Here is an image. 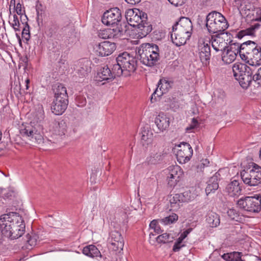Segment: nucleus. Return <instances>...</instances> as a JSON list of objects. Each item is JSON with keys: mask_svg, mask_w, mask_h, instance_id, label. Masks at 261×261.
Returning a JSON list of instances; mask_svg holds the SVG:
<instances>
[{"mask_svg": "<svg viewBox=\"0 0 261 261\" xmlns=\"http://www.w3.org/2000/svg\"><path fill=\"white\" fill-rule=\"evenodd\" d=\"M101 21L106 25L116 27L107 31L110 34L108 38H119L125 34L127 31V23L123 20L120 9L117 7L110 9L105 11L101 17Z\"/></svg>", "mask_w": 261, "mask_h": 261, "instance_id": "obj_1", "label": "nucleus"}, {"mask_svg": "<svg viewBox=\"0 0 261 261\" xmlns=\"http://www.w3.org/2000/svg\"><path fill=\"white\" fill-rule=\"evenodd\" d=\"M125 19L127 28L128 24L137 27L141 31L140 33L144 36L150 33L152 30V25L147 21V14L138 9L128 10L125 13Z\"/></svg>", "mask_w": 261, "mask_h": 261, "instance_id": "obj_2", "label": "nucleus"}, {"mask_svg": "<svg viewBox=\"0 0 261 261\" xmlns=\"http://www.w3.org/2000/svg\"><path fill=\"white\" fill-rule=\"evenodd\" d=\"M159 46L153 43H143L138 48L137 53L140 62L148 67L156 65L160 60Z\"/></svg>", "mask_w": 261, "mask_h": 261, "instance_id": "obj_3", "label": "nucleus"}, {"mask_svg": "<svg viewBox=\"0 0 261 261\" xmlns=\"http://www.w3.org/2000/svg\"><path fill=\"white\" fill-rule=\"evenodd\" d=\"M243 49L241 51V59L246 63L252 66L261 65V47L252 41H247L243 43Z\"/></svg>", "mask_w": 261, "mask_h": 261, "instance_id": "obj_4", "label": "nucleus"}, {"mask_svg": "<svg viewBox=\"0 0 261 261\" xmlns=\"http://www.w3.org/2000/svg\"><path fill=\"white\" fill-rule=\"evenodd\" d=\"M205 27L210 34H216L218 37L223 34L229 24L225 17L220 13L213 11L206 16Z\"/></svg>", "mask_w": 261, "mask_h": 261, "instance_id": "obj_5", "label": "nucleus"}, {"mask_svg": "<svg viewBox=\"0 0 261 261\" xmlns=\"http://www.w3.org/2000/svg\"><path fill=\"white\" fill-rule=\"evenodd\" d=\"M53 90L54 99L51 103V110L55 115H62L66 110L68 104L66 88L62 84H57L54 85Z\"/></svg>", "mask_w": 261, "mask_h": 261, "instance_id": "obj_6", "label": "nucleus"}, {"mask_svg": "<svg viewBox=\"0 0 261 261\" xmlns=\"http://www.w3.org/2000/svg\"><path fill=\"white\" fill-rule=\"evenodd\" d=\"M233 76L240 86L244 89H247L252 81L257 83L255 79V74L251 68L245 64L237 63L233 65Z\"/></svg>", "mask_w": 261, "mask_h": 261, "instance_id": "obj_7", "label": "nucleus"}, {"mask_svg": "<svg viewBox=\"0 0 261 261\" xmlns=\"http://www.w3.org/2000/svg\"><path fill=\"white\" fill-rule=\"evenodd\" d=\"M242 180L249 186H256L261 183V167L253 164L251 169L241 172Z\"/></svg>", "mask_w": 261, "mask_h": 261, "instance_id": "obj_8", "label": "nucleus"}, {"mask_svg": "<svg viewBox=\"0 0 261 261\" xmlns=\"http://www.w3.org/2000/svg\"><path fill=\"white\" fill-rule=\"evenodd\" d=\"M237 205L245 211L258 213L261 208V196L256 195L241 198L238 201Z\"/></svg>", "mask_w": 261, "mask_h": 261, "instance_id": "obj_9", "label": "nucleus"}, {"mask_svg": "<svg viewBox=\"0 0 261 261\" xmlns=\"http://www.w3.org/2000/svg\"><path fill=\"white\" fill-rule=\"evenodd\" d=\"M119 63L121 64L126 72L124 76H127L134 73L137 67V60L136 58L131 56L127 52H123L117 57Z\"/></svg>", "mask_w": 261, "mask_h": 261, "instance_id": "obj_10", "label": "nucleus"}, {"mask_svg": "<svg viewBox=\"0 0 261 261\" xmlns=\"http://www.w3.org/2000/svg\"><path fill=\"white\" fill-rule=\"evenodd\" d=\"M167 181L170 187L175 186L184 175V172L178 165L169 167L167 170Z\"/></svg>", "mask_w": 261, "mask_h": 261, "instance_id": "obj_11", "label": "nucleus"}, {"mask_svg": "<svg viewBox=\"0 0 261 261\" xmlns=\"http://www.w3.org/2000/svg\"><path fill=\"white\" fill-rule=\"evenodd\" d=\"M116 44L113 42L105 41L95 45L94 47L97 55L101 57L108 56L111 55L116 49Z\"/></svg>", "mask_w": 261, "mask_h": 261, "instance_id": "obj_12", "label": "nucleus"}, {"mask_svg": "<svg viewBox=\"0 0 261 261\" xmlns=\"http://www.w3.org/2000/svg\"><path fill=\"white\" fill-rule=\"evenodd\" d=\"M179 30V33H183L191 37L193 25L191 20L187 17H182L178 22L172 26V32Z\"/></svg>", "mask_w": 261, "mask_h": 261, "instance_id": "obj_13", "label": "nucleus"}, {"mask_svg": "<svg viewBox=\"0 0 261 261\" xmlns=\"http://www.w3.org/2000/svg\"><path fill=\"white\" fill-rule=\"evenodd\" d=\"M111 248L114 251L121 252L124 247V240L121 233L117 231H112L110 235Z\"/></svg>", "mask_w": 261, "mask_h": 261, "instance_id": "obj_14", "label": "nucleus"}, {"mask_svg": "<svg viewBox=\"0 0 261 261\" xmlns=\"http://www.w3.org/2000/svg\"><path fill=\"white\" fill-rule=\"evenodd\" d=\"M199 56L201 62L204 66H207L210 63L211 54L210 42L203 41L198 46Z\"/></svg>", "mask_w": 261, "mask_h": 261, "instance_id": "obj_15", "label": "nucleus"}, {"mask_svg": "<svg viewBox=\"0 0 261 261\" xmlns=\"http://www.w3.org/2000/svg\"><path fill=\"white\" fill-rule=\"evenodd\" d=\"M92 62L87 59L84 58L79 60L76 65V73L80 77H85L91 71Z\"/></svg>", "mask_w": 261, "mask_h": 261, "instance_id": "obj_16", "label": "nucleus"}, {"mask_svg": "<svg viewBox=\"0 0 261 261\" xmlns=\"http://www.w3.org/2000/svg\"><path fill=\"white\" fill-rule=\"evenodd\" d=\"M175 236L169 233H164L155 237V234L151 232L149 235V242L151 245L155 246L157 244L167 243L172 242Z\"/></svg>", "mask_w": 261, "mask_h": 261, "instance_id": "obj_17", "label": "nucleus"}, {"mask_svg": "<svg viewBox=\"0 0 261 261\" xmlns=\"http://www.w3.org/2000/svg\"><path fill=\"white\" fill-rule=\"evenodd\" d=\"M242 253L239 252H233L224 254L222 257L227 261H257V258L255 256L246 255L243 258Z\"/></svg>", "mask_w": 261, "mask_h": 261, "instance_id": "obj_18", "label": "nucleus"}, {"mask_svg": "<svg viewBox=\"0 0 261 261\" xmlns=\"http://www.w3.org/2000/svg\"><path fill=\"white\" fill-rule=\"evenodd\" d=\"M170 88V82L165 79H161L159 81L157 88L151 95V100L153 99L156 100V97H160L164 94L167 93Z\"/></svg>", "mask_w": 261, "mask_h": 261, "instance_id": "obj_19", "label": "nucleus"}, {"mask_svg": "<svg viewBox=\"0 0 261 261\" xmlns=\"http://www.w3.org/2000/svg\"><path fill=\"white\" fill-rule=\"evenodd\" d=\"M14 225H12L11 232L12 235L9 238L11 239H17L21 237L25 232V224L24 222L20 216V220L18 222L13 221Z\"/></svg>", "mask_w": 261, "mask_h": 261, "instance_id": "obj_20", "label": "nucleus"}, {"mask_svg": "<svg viewBox=\"0 0 261 261\" xmlns=\"http://www.w3.org/2000/svg\"><path fill=\"white\" fill-rule=\"evenodd\" d=\"M242 191V185L236 179L231 180L226 187V192L232 197L239 196L241 194Z\"/></svg>", "mask_w": 261, "mask_h": 261, "instance_id": "obj_21", "label": "nucleus"}, {"mask_svg": "<svg viewBox=\"0 0 261 261\" xmlns=\"http://www.w3.org/2000/svg\"><path fill=\"white\" fill-rule=\"evenodd\" d=\"M113 74L111 73V70L108 65H105L100 67L97 73L96 80L100 82L106 81L108 83L111 82L113 80Z\"/></svg>", "mask_w": 261, "mask_h": 261, "instance_id": "obj_22", "label": "nucleus"}, {"mask_svg": "<svg viewBox=\"0 0 261 261\" xmlns=\"http://www.w3.org/2000/svg\"><path fill=\"white\" fill-rule=\"evenodd\" d=\"M192 148H182L176 153L177 161L180 164H185L190 161L193 155Z\"/></svg>", "mask_w": 261, "mask_h": 261, "instance_id": "obj_23", "label": "nucleus"}, {"mask_svg": "<svg viewBox=\"0 0 261 261\" xmlns=\"http://www.w3.org/2000/svg\"><path fill=\"white\" fill-rule=\"evenodd\" d=\"M190 36L183 33H179V30L173 32L171 34V38L172 42L177 46H180L186 43L187 39Z\"/></svg>", "mask_w": 261, "mask_h": 261, "instance_id": "obj_24", "label": "nucleus"}, {"mask_svg": "<svg viewBox=\"0 0 261 261\" xmlns=\"http://www.w3.org/2000/svg\"><path fill=\"white\" fill-rule=\"evenodd\" d=\"M155 123L159 129L163 132L169 126V118L164 113H160L155 119Z\"/></svg>", "mask_w": 261, "mask_h": 261, "instance_id": "obj_25", "label": "nucleus"}, {"mask_svg": "<svg viewBox=\"0 0 261 261\" xmlns=\"http://www.w3.org/2000/svg\"><path fill=\"white\" fill-rule=\"evenodd\" d=\"M140 144L143 146H148L152 142V133L149 132L148 127L141 128Z\"/></svg>", "mask_w": 261, "mask_h": 261, "instance_id": "obj_26", "label": "nucleus"}, {"mask_svg": "<svg viewBox=\"0 0 261 261\" xmlns=\"http://www.w3.org/2000/svg\"><path fill=\"white\" fill-rule=\"evenodd\" d=\"M261 25L259 23L252 25L249 28L241 30L237 34V37L239 39H242L245 36H255V31L258 30Z\"/></svg>", "mask_w": 261, "mask_h": 261, "instance_id": "obj_27", "label": "nucleus"}, {"mask_svg": "<svg viewBox=\"0 0 261 261\" xmlns=\"http://www.w3.org/2000/svg\"><path fill=\"white\" fill-rule=\"evenodd\" d=\"M83 253L90 257H101L99 250L94 245H89L85 247L83 249Z\"/></svg>", "mask_w": 261, "mask_h": 261, "instance_id": "obj_28", "label": "nucleus"}, {"mask_svg": "<svg viewBox=\"0 0 261 261\" xmlns=\"http://www.w3.org/2000/svg\"><path fill=\"white\" fill-rule=\"evenodd\" d=\"M206 221L209 225L212 227H216L219 225L220 223V217L214 212L208 213Z\"/></svg>", "mask_w": 261, "mask_h": 261, "instance_id": "obj_29", "label": "nucleus"}, {"mask_svg": "<svg viewBox=\"0 0 261 261\" xmlns=\"http://www.w3.org/2000/svg\"><path fill=\"white\" fill-rule=\"evenodd\" d=\"M116 64H113L112 69L111 70L112 74H113V79L116 78V77H119L122 74L124 75V72H126V71L122 67L121 64L118 62V58L117 57L116 59Z\"/></svg>", "mask_w": 261, "mask_h": 261, "instance_id": "obj_30", "label": "nucleus"}, {"mask_svg": "<svg viewBox=\"0 0 261 261\" xmlns=\"http://www.w3.org/2000/svg\"><path fill=\"white\" fill-rule=\"evenodd\" d=\"M219 188L218 179L216 176L212 177L208 180L207 186L205 189V192L207 195L214 192Z\"/></svg>", "mask_w": 261, "mask_h": 261, "instance_id": "obj_31", "label": "nucleus"}, {"mask_svg": "<svg viewBox=\"0 0 261 261\" xmlns=\"http://www.w3.org/2000/svg\"><path fill=\"white\" fill-rule=\"evenodd\" d=\"M37 130L33 126L29 124L20 129V133L22 136L33 138Z\"/></svg>", "mask_w": 261, "mask_h": 261, "instance_id": "obj_32", "label": "nucleus"}, {"mask_svg": "<svg viewBox=\"0 0 261 261\" xmlns=\"http://www.w3.org/2000/svg\"><path fill=\"white\" fill-rule=\"evenodd\" d=\"M237 55L231 50H228L225 54L223 53L222 56V61L226 64H229L232 63L236 59Z\"/></svg>", "mask_w": 261, "mask_h": 261, "instance_id": "obj_33", "label": "nucleus"}, {"mask_svg": "<svg viewBox=\"0 0 261 261\" xmlns=\"http://www.w3.org/2000/svg\"><path fill=\"white\" fill-rule=\"evenodd\" d=\"M225 44L220 38L215 39L212 41V46L217 52L225 50L227 46L224 45Z\"/></svg>", "mask_w": 261, "mask_h": 261, "instance_id": "obj_34", "label": "nucleus"}, {"mask_svg": "<svg viewBox=\"0 0 261 261\" xmlns=\"http://www.w3.org/2000/svg\"><path fill=\"white\" fill-rule=\"evenodd\" d=\"M227 48H228L227 50H231L233 53H236V55L239 54L240 57H241V55L242 54L241 51L243 49V48H242L243 43H233L232 41H231L229 42V46L227 47Z\"/></svg>", "mask_w": 261, "mask_h": 261, "instance_id": "obj_35", "label": "nucleus"}, {"mask_svg": "<svg viewBox=\"0 0 261 261\" xmlns=\"http://www.w3.org/2000/svg\"><path fill=\"white\" fill-rule=\"evenodd\" d=\"M181 197V202H189L193 200L197 196V195L191 191H186L182 193H180Z\"/></svg>", "mask_w": 261, "mask_h": 261, "instance_id": "obj_36", "label": "nucleus"}, {"mask_svg": "<svg viewBox=\"0 0 261 261\" xmlns=\"http://www.w3.org/2000/svg\"><path fill=\"white\" fill-rule=\"evenodd\" d=\"M59 29V25L55 22H52L47 28L45 33L47 37L51 38L57 34Z\"/></svg>", "mask_w": 261, "mask_h": 261, "instance_id": "obj_37", "label": "nucleus"}, {"mask_svg": "<svg viewBox=\"0 0 261 261\" xmlns=\"http://www.w3.org/2000/svg\"><path fill=\"white\" fill-rule=\"evenodd\" d=\"M178 220V216L176 214L165 217L163 219H160V222L164 225H170Z\"/></svg>", "mask_w": 261, "mask_h": 261, "instance_id": "obj_38", "label": "nucleus"}, {"mask_svg": "<svg viewBox=\"0 0 261 261\" xmlns=\"http://www.w3.org/2000/svg\"><path fill=\"white\" fill-rule=\"evenodd\" d=\"M181 197L180 194H175L172 196L170 199V202L171 206L173 207L176 208L179 206V204L181 203Z\"/></svg>", "mask_w": 261, "mask_h": 261, "instance_id": "obj_39", "label": "nucleus"}, {"mask_svg": "<svg viewBox=\"0 0 261 261\" xmlns=\"http://www.w3.org/2000/svg\"><path fill=\"white\" fill-rule=\"evenodd\" d=\"M10 25L13 28L15 31H20L21 29V24L19 22L18 17L14 14L13 15V19L11 21H9Z\"/></svg>", "mask_w": 261, "mask_h": 261, "instance_id": "obj_40", "label": "nucleus"}, {"mask_svg": "<svg viewBox=\"0 0 261 261\" xmlns=\"http://www.w3.org/2000/svg\"><path fill=\"white\" fill-rule=\"evenodd\" d=\"M160 220H153L149 224V228L155 233L159 234L161 232L162 230L159 225Z\"/></svg>", "mask_w": 261, "mask_h": 261, "instance_id": "obj_41", "label": "nucleus"}, {"mask_svg": "<svg viewBox=\"0 0 261 261\" xmlns=\"http://www.w3.org/2000/svg\"><path fill=\"white\" fill-rule=\"evenodd\" d=\"M30 27L29 24H27V25L23 26L22 38L27 41H28L30 39Z\"/></svg>", "mask_w": 261, "mask_h": 261, "instance_id": "obj_42", "label": "nucleus"}, {"mask_svg": "<svg viewBox=\"0 0 261 261\" xmlns=\"http://www.w3.org/2000/svg\"><path fill=\"white\" fill-rule=\"evenodd\" d=\"M209 164L210 161L207 159H202L196 165L197 172L202 171L204 167L208 166Z\"/></svg>", "mask_w": 261, "mask_h": 261, "instance_id": "obj_43", "label": "nucleus"}, {"mask_svg": "<svg viewBox=\"0 0 261 261\" xmlns=\"http://www.w3.org/2000/svg\"><path fill=\"white\" fill-rule=\"evenodd\" d=\"M36 12H37V21L39 24L40 21L42 22V14L43 10H42V5L41 4L36 5Z\"/></svg>", "mask_w": 261, "mask_h": 261, "instance_id": "obj_44", "label": "nucleus"}, {"mask_svg": "<svg viewBox=\"0 0 261 261\" xmlns=\"http://www.w3.org/2000/svg\"><path fill=\"white\" fill-rule=\"evenodd\" d=\"M75 101L78 107H83L86 104V98L81 95L76 96L75 98Z\"/></svg>", "mask_w": 261, "mask_h": 261, "instance_id": "obj_45", "label": "nucleus"}, {"mask_svg": "<svg viewBox=\"0 0 261 261\" xmlns=\"http://www.w3.org/2000/svg\"><path fill=\"white\" fill-rule=\"evenodd\" d=\"M227 215L229 217L230 219L231 220H234L237 221H239L238 219V215L236 213V211L234 209H229L227 211Z\"/></svg>", "mask_w": 261, "mask_h": 261, "instance_id": "obj_46", "label": "nucleus"}, {"mask_svg": "<svg viewBox=\"0 0 261 261\" xmlns=\"http://www.w3.org/2000/svg\"><path fill=\"white\" fill-rule=\"evenodd\" d=\"M255 14H253L254 18L253 20L257 21H261V7L256 8L254 10Z\"/></svg>", "mask_w": 261, "mask_h": 261, "instance_id": "obj_47", "label": "nucleus"}, {"mask_svg": "<svg viewBox=\"0 0 261 261\" xmlns=\"http://www.w3.org/2000/svg\"><path fill=\"white\" fill-rule=\"evenodd\" d=\"M29 83L30 80L28 79L25 81V88L22 89L21 87L20 88V93L21 94H25L29 92L27 90L29 88Z\"/></svg>", "mask_w": 261, "mask_h": 261, "instance_id": "obj_48", "label": "nucleus"}, {"mask_svg": "<svg viewBox=\"0 0 261 261\" xmlns=\"http://www.w3.org/2000/svg\"><path fill=\"white\" fill-rule=\"evenodd\" d=\"M198 124V122L196 118H193L192 119L191 123L190 126L187 127L186 130L188 131L189 130H191L195 128Z\"/></svg>", "mask_w": 261, "mask_h": 261, "instance_id": "obj_49", "label": "nucleus"}, {"mask_svg": "<svg viewBox=\"0 0 261 261\" xmlns=\"http://www.w3.org/2000/svg\"><path fill=\"white\" fill-rule=\"evenodd\" d=\"M255 79L257 81V84L261 86V67L258 69L257 72L255 74Z\"/></svg>", "mask_w": 261, "mask_h": 261, "instance_id": "obj_50", "label": "nucleus"}, {"mask_svg": "<svg viewBox=\"0 0 261 261\" xmlns=\"http://www.w3.org/2000/svg\"><path fill=\"white\" fill-rule=\"evenodd\" d=\"M15 8V11L18 15H21L25 13V10L22 9V5L20 3H18Z\"/></svg>", "mask_w": 261, "mask_h": 261, "instance_id": "obj_51", "label": "nucleus"}, {"mask_svg": "<svg viewBox=\"0 0 261 261\" xmlns=\"http://www.w3.org/2000/svg\"><path fill=\"white\" fill-rule=\"evenodd\" d=\"M172 5L178 7L182 6L184 3V0H168Z\"/></svg>", "mask_w": 261, "mask_h": 261, "instance_id": "obj_52", "label": "nucleus"}, {"mask_svg": "<svg viewBox=\"0 0 261 261\" xmlns=\"http://www.w3.org/2000/svg\"><path fill=\"white\" fill-rule=\"evenodd\" d=\"M20 20L23 26L27 25V24H28V18L25 13L20 15Z\"/></svg>", "mask_w": 261, "mask_h": 261, "instance_id": "obj_53", "label": "nucleus"}, {"mask_svg": "<svg viewBox=\"0 0 261 261\" xmlns=\"http://www.w3.org/2000/svg\"><path fill=\"white\" fill-rule=\"evenodd\" d=\"M185 245L184 244L179 243L177 242H175L173 247V251L174 252L178 251L182 247Z\"/></svg>", "mask_w": 261, "mask_h": 261, "instance_id": "obj_54", "label": "nucleus"}, {"mask_svg": "<svg viewBox=\"0 0 261 261\" xmlns=\"http://www.w3.org/2000/svg\"><path fill=\"white\" fill-rule=\"evenodd\" d=\"M191 231V229H188L187 230L184 231L182 233H181L179 238H180L182 240H184L187 236L190 233Z\"/></svg>", "mask_w": 261, "mask_h": 261, "instance_id": "obj_55", "label": "nucleus"}, {"mask_svg": "<svg viewBox=\"0 0 261 261\" xmlns=\"http://www.w3.org/2000/svg\"><path fill=\"white\" fill-rule=\"evenodd\" d=\"M127 3L132 5H135L137 4H138L141 0H125Z\"/></svg>", "mask_w": 261, "mask_h": 261, "instance_id": "obj_56", "label": "nucleus"}, {"mask_svg": "<svg viewBox=\"0 0 261 261\" xmlns=\"http://www.w3.org/2000/svg\"><path fill=\"white\" fill-rule=\"evenodd\" d=\"M29 244L32 246H35L36 245V239L34 237H31L30 239L28 241Z\"/></svg>", "mask_w": 261, "mask_h": 261, "instance_id": "obj_57", "label": "nucleus"}, {"mask_svg": "<svg viewBox=\"0 0 261 261\" xmlns=\"http://www.w3.org/2000/svg\"><path fill=\"white\" fill-rule=\"evenodd\" d=\"M182 145L184 146H188V147H191L190 145L186 142H181L179 144L175 145V147H181V145Z\"/></svg>", "mask_w": 261, "mask_h": 261, "instance_id": "obj_58", "label": "nucleus"}, {"mask_svg": "<svg viewBox=\"0 0 261 261\" xmlns=\"http://www.w3.org/2000/svg\"><path fill=\"white\" fill-rule=\"evenodd\" d=\"M183 240H182L180 238H179H179L177 239V240H176V242H178V243H179L183 244V243H182V241H183Z\"/></svg>", "mask_w": 261, "mask_h": 261, "instance_id": "obj_59", "label": "nucleus"}, {"mask_svg": "<svg viewBox=\"0 0 261 261\" xmlns=\"http://www.w3.org/2000/svg\"><path fill=\"white\" fill-rule=\"evenodd\" d=\"M15 0H11V2H10L11 5L13 4L14 6H15Z\"/></svg>", "mask_w": 261, "mask_h": 261, "instance_id": "obj_60", "label": "nucleus"}, {"mask_svg": "<svg viewBox=\"0 0 261 261\" xmlns=\"http://www.w3.org/2000/svg\"><path fill=\"white\" fill-rule=\"evenodd\" d=\"M3 189L1 188H0V194H1L3 193Z\"/></svg>", "mask_w": 261, "mask_h": 261, "instance_id": "obj_61", "label": "nucleus"}, {"mask_svg": "<svg viewBox=\"0 0 261 261\" xmlns=\"http://www.w3.org/2000/svg\"><path fill=\"white\" fill-rule=\"evenodd\" d=\"M2 133L1 132V133H0V140H1V139H2Z\"/></svg>", "mask_w": 261, "mask_h": 261, "instance_id": "obj_62", "label": "nucleus"}, {"mask_svg": "<svg viewBox=\"0 0 261 261\" xmlns=\"http://www.w3.org/2000/svg\"><path fill=\"white\" fill-rule=\"evenodd\" d=\"M3 150V148H0V151Z\"/></svg>", "mask_w": 261, "mask_h": 261, "instance_id": "obj_63", "label": "nucleus"}, {"mask_svg": "<svg viewBox=\"0 0 261 261\" xmlns=\"http://www.w3.org/2000/svg\"><path fill=\"white\" fill-rule=\"evenodd\" d=\"M3 24L4 25L5 24V21L4 20H3Z\"/></svg>", "mask_w": 261, "mask_h": 261, "instance_id": "obj_64", "label": "nucleus"}]
</instances>
